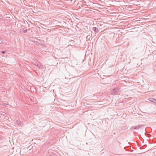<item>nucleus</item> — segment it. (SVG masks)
I'll list each match as a JSON object with an SVG mask.
<instances>
[{"label": "nucleus", "instance_id": "1", "mask_svg": "<svg viewBox=\"0 0 156 156\" xmlns=\"http://www.w3.org/2000/svg\"><path fill=\"white\" fill-rule=\"evenodd\" d=\"M148 100L151 102H154V103H156V100L154 98H149Z\"/></svg>", "mask_w": 156, "mask_h": 156}, {"label": "nucleus", "instance_id": "2", "mask_svg": "<svg viewBox=\"0 0 156 156\" xmlns=\"http://www.w3.org/2000/svg\"><path fill=\"white\" fill-rule=\"evenodd\" d=\"M143 126L142 125H139L136 126H135L134 127H133L132 128L133 129H138L139 128H141L142 126Z\"/></svg>", "mask_w": 156, "mask_h": 156}, {"label": "nucleus", "instance_id": "3", "mask_svg": "<svg viewBox=\"0 0 156 156\" xmlns=\"http://www.w3.org/2000/svg\"><path fill=\"white\" fill-rule=\"evenodd\" d=\"M93 30L96 33H98L99 31L98 29V28L96 27H94L93 28Z\"/></svg>", "mask_w": 156, "mask_h": 156}, {"label": "nucleus", "instance_id": "4", "mask_svg": "<svg viewBox=\"0 0 156 156\" xmlns=\"http://www.w3.org/2000/svg\"><path fill=\"white\" fill-rule=\"evenodd\" d=\"M117 93V90H116V88H115L113 90L112 92V94H116Z\"/></svg>", "mask_w": 156, "mask_h": 156}, {"label": "nucleus", "instance_id": "5", "mask_svg": "<svg viewBox=\"0 0 156 156\" xmlns=\"http://www.w3.org/2000/svg\"><path fill=\"white\" fill-rule=\"evenodd\" d=\"M38 63H39V62H38L37 63H36V66H37L39 68H41L42 66V65L39 63V64H38Z\"/></svg>", "mask_w": 156, "mask_h": 156}, {"label": "nucleus", "instance_id": "6", "mask_svg": "<svg viewBox=\"0 0 156 156\" xmlns=\"http://www.w3.org/2000/svg\"><path fill=\"white\" fill-rule=\"evenodd\" d=\"M119 2L121 3L119 4V5H123L124 4V1H121V2H120L118 0V2Z\"/></svg>", "mask_w": 156, "mask_h": 156}, {"label": "nucleus", "instance_id": "7", "mask_svg": "<svg viewBox=\"0 0 156 156\" xmlns=\"http://www.w3.org/2000/svg\"><path fill=\"white\" fill-rule=\"evenodd\" d=\"M22 30L24 33H27V29H23Z\"/></svg>", "mask_w": 156, "mask_h": 156}, {"label": "nucleus", "instance_id": "8", "mask_svg": "<svg viewBox=\"0 0 156 156\" xmlns=\"http://www.w3.org/2000/svg\"><path fill=\"white\" fill-rule=\"evenodd\" d=\"M2 42H3V41H2V39L1 38H0V44L3 43Z\"/></svg>", "mask_w": 156, "mask_h": 156}, {"label": "nucleus", "instance_id": "9", "mask_svg": "<svg viewBox=\"0 0 156 156\" xmlns=\"http://www.w3.org/2000/svg\"><path fill=\"white\" fill-rule=\"evenodd\" d=\"M16 122L19 125L21 123V122L20 121H17Z\"/></svg>", "mask_w": 156, "mask_h": 156}, {"label": "nucleus", "instance_id": "10", "mask_svg": "<svg viewBox=\"0 0 156 156\" xmlns=\"http://www.w3.org/2000/svg\"><path fill=\"white\" fill-rule=\"evenodd\" d=\"M120 13V12H118V17H120V14H119V13ZM120 17H119V18H120Z\"/></svg>", "mask_w": 156, "mask_h": 156}, {"label": "nucleus", "instance_id": "11", "mask_svg": "<svg viewBox=\"0 0 156 156\" xmlns=\"http://www.w3.org/2000/svg\"><path fill=\"white\" fill-rule=\"evenodd\" d=\"M5 51H2L1 52L2 53L4 54L5 53Z\"/></svg>", "mask_w": 156, "mask_h": 156}, {"label": "nucleus", "instance_id": "12", "mask_svg": "<svg viewBox=\"0 0 156 156\" xmlns=\"http://www.w3.org/2000/svg\"><path fill=\"white\" fill-rule=\"evenodd\" d=\"M2 136H0V140H2Z\"/></svg>", "mask_w": 156, "mask_h": 156}, {"label": "nucleus", "instance_id": "13", "mask_svg": "<svg viewBox=\"0 0 156 156\" xmlns=\"http://www.w3.org/2000/svg\"><path fill=\"white\" fill-rule=\"evenodd\" d=\"M120 28H118V27L117 28V29H118V31H119L120 30H119V29H120Z\"/></svg>", "mask_w": 156, "mask_h": 156}, {"label": "nucleus", "instance_id": "14", "mask_svg": "<svg viewBox=\"0 0 156 156\" xmlns=\"http://www.w3.org/2000/svg\"><path fill=\"white\" fill-rule=\"evenodd\" d=\"M119 7L118 8V7L117 9H118V10H119Z\"/></svg>", "mask_w": 156, "mask_h": 156}]
</instances>
